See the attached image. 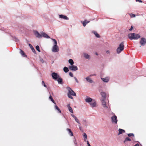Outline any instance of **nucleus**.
Wrapping results in <instances>:
<instances>
[{"mask_svg":"<svg viewBox=\"0 0 146 146\" xmlns=\"http://www.w3.org/2000/svg\"><path fill=\"white\" fill-rule=\"evenodd\" d=\"M128 37L130 40H137L141 36L139 34L130 33L128 34Z\"/></svg>","mask_w":146,"mask_h":146,"instance_id":"obj_2","label":"nucleus"},{"mask_svg":"<svg viewBox=\"0 0 146 146\" xmlns=\"http://www.w3.org/2000/svg\"><path fill=\"white\" fill-rule=\"evenodd\" d=\"M101 105L103 108L106 109H108V104L106 100H101Z\"/></svg>","mask_w":146,"mask_h":146,"instance_id":"obj_5","label":"nucleus"},{"mask_svg":"<svg viewBox=\"0 0 146 146\" xmlns=\"http://www.w3.org/2000/svg\"><path fill=\"white\" fill-rule=\"evenodd\" d=\"M67 130L69 132V133L71 132V129H68V128L67 129Z\"/></svg>","mask_w":146,"mask_h":146,"instance_id":"obj_39","label":"nucleus"},{"mask_svg":"<svg viewBox=\"0 0 146 146\" xmlns=\"http://www.w3.org/2000/svg\"><path fill=\"white\" fill-rule=\"evenodd\" d=\"M112 122L113 123L117 124V117L115 115L112 116L111 117Z\"/></svg>","mask_w":146,"mask_h":146,"instance_id":"obj_15","label":"nucleus"},{"mask_svg":"<svg viewBox=\"0 0 146 146\" xmlns=\"http://www.w3.org/2000/svg\"><path fill=\"white\" fill-rule=\"evenodd\" d=\"M129 15L131 18H133L135 17V14L132 13H130Z\"/></svg>","mask_w":146,"mask_h":146,"instance_id":"obj_31","label":"nucleus"},{"mask_svg":"<svg viewBox=\"0 0 146 146\" xmlns=\"http://www.w3.org/2000/svg\"><path fill=\"white\" fill-rule=\"evenodd\" d=\"M106 53L108 54H110V52L109 50H107L106 51Z\"/></svg>","mask_w":146,"mask_h":146,"instance_id":"obj_37","label":"nucleus"},{"mask_svg":"<svg viewBox=\"0 0 146 146\" xmlns=\"http://www.w3.org/2000/svg\"><path fill=\"white\" fill-rule=\"evenodd\" d=\"M57 110H58V113H61V111H60V110L59 109V108H58V109H57Z\"/></svg>","mask_w":146,"mask_h":146,"instance_id":"obj_41","label":"nucleus"},{"mask_svg":"<svg viewBox=\"0 0 146 146\" xmlns=\"http://www.w3.org/2000/svg\"><path fill=\"white\" fill-rule=\"evenodd\" d=\"M85 79L87 82L90 83H92L94 82V81L89 77H86Z\"/></svg>","mask_w":146,"mask_h":146,"instance_id":"obj_17","label":"nucleus"},{"mask_svg":"<svg viewBox=\"0 0 146 146\" xmlns=\"http://www.w3.org/2000/svg\"><path fill=\"white\" fill-rule=\"evenodd\" d=\"M86 142L88 144V146L90 145L88 141H87Z\"/></svg>","mask_w":146,"mask_h":146,"instance_id":"obj_43","label":"nucleus"},{"mask_svg":"<svg viewBox=\"0 0 146 146\" xmlns=\"http://www.w3.org/2000/svg\"><path fill=\"white\" fill-rule=\"evenodd\" d=\"M49 99L51 100V101L54 104H56L55 102H54V100L53 99L52 97L51 96H50L49 97Z\"/></svg>","mask_w":146,"mask_h":146,"instance_id":"obj_30","label":"nucleus"},{"mask_svg":"<svg viewBox=\"0 0 146 146\" xmlns=\"http://www.w3.org/2000/svg\"><path fill=\"white\" fill-rule=\"evenodd\" d=\"M69 75L71 77H73V74L71 72H70L69 73Z\"/></svg>","mask_w":146,"mask_h":146,"instance_id":"obj_34","label":"nucleus"},{"mask_svg":"<svg viewBox=\"0 0 146 146\" xmlns=\"http://www.w3.org/2000/svg\"><path fill=\"white\" fill-rule=\"evenodd\" d=\"M40 61L42 63L44 62V61L42 59H40Z\"/></svg>","mask_w":146,"mask_h":146,"instance_id":"obj_47","label":"nucleus"},{"mask_svg":"<svg viewBox=\"0 0 146 146\" xmlns=\"http://www.w3.org/2000/svg\"><path fill=\"white\" fill-rule=\"evenodd\" d=\"M44 86L45 87H46V86L45 85V84H44Z\"/></svg>","mask_w":146,"mask_h":146,"instance_id":"obj_50","label":"nucleus"},{"mask_svg":"<svg viewBox=\"0 0 146 146\" xmlns=\"http://www.w3.org/2000/svg\"><path fill=\"white\" fill-rule=\"evenodd\" d=\"M59 51V48L57 45H53L52 48V51L54 52H58Z\"/></svg>","mask_w":146,"mask_h":146,"instance_id":"obj_6","label":"nucleus"},{"mask_svg":"<svg viewBox=\"0 0 146 146\" xmlns=\"http://www.w3.org/2000/svg\"><path fill=\"white\" fill-rule=\"evenodd\" d=\"M57 81L58 83H60V84H62V78L60 77V76H59V77L57 78Z\"/></svg>","mask_w":146,"mask_h":146,"instance_id":"obj_25","label":"nucleus"},{"mask_svg":"<svg viewBox=\"0 0 146 146\" xmlns=\"http://www.w3.org/2000/svg\"><path fill=\"white\" fill-rule=\"evenodd\" d=\"M59 18L60 19H63L66 20H68L69 18L67 16L64 15H59Z\"/></svg>","mask_w":146,"mask_h":146,"instance_id":"obj_13","label":"nucleus"},{"mask_svg":"<svg viewBox=\"0 0 146 146\" xmlns=\"http://www.w3.org/2000/svg\"><path fill=\"white\" fill-rule=\"evenodd\" d=\"M63 70L65 72H67L69 71L68 68L66 67H64L63 68Z\"/></svg>","mask_w":146,"mask_h":146,"instance_id":"obj_24","label":"nucleus"},{"mask_svg":"<svg viewBox=\"0 0 146 146\" xmlns=\"http://www.w3.org/2000/svg\"><path fill=\"white\" fill-rule=\"evenodd\" d=\"M68 62L69 64H70V66H72L73 65H74V63L72 59H70L68 60Z\"/></svg>","mask_w":146,"mask_h":146,"instance_id":"obj_21","label":"nucleus"},{"mask_svg":"<svg viewBox=\"0 0 146 146\" xmlns=\"http://www.w3.org/2000/svg\"><path fill=\"white\" fill-rule=\"evenodd\" d=\"M29 46L31 48V49L32 50L33 52H34V53H35V50L32 46L30 44H29Z\"/></svg>","mask_w":146,"mask_h":146,"instance_id":"obj_26","label":"nucleus"},{"mask_svg":"<svg viewBox=\"0 0 146 146\" xmlns=\"http://www.w3.org/2000/svg\"><path fill=\"white\" fill-rule=\"evenodd\" d=\"M51 39L52 40L53 45H57V42L56 39L53 38H51Z\"/></svg>","mask_w":146,"mask_h":146,"instance_id":"obj_22","label":"nucleus"},{"mask_svg":"<svg viewBox=\"0 0 146 146\" xmlns=\"http://www.w3.org/2000/svg\"><path fill=\"white\" fill-rule=\"evenodd\" d=\"M42 84H44V81L42 82Z\"/></svg>","mask_w":146,"mask_h":146,"instance_id":"obj_49","label":"nucleus"},{"mask_svg":"<svg viewBox=\"0 0 146 146\" xmlns=\"http://www.w3.org/2000/svg\"><path fill=\"white\" fill-rule=\"evenodd\" d=\"M74 79H75V80L76 81V82L77 83H78V80L77 79V78H76V77H74Z\"/></svg>","mask_w":146,"mask_h":146,"instance_id":"obj_38","label":"nucleus"},{"mask_svg":"<svg viewBox=\"0 0 146 146\" xmlns=\"http://www.w3.org/2000/svg\"><path fill=\"white\" fill-rule=\"evenodd\" d=\"M33 32L35 36L38 38H42L41 33L40 34L37 31H33Z\"/></svg>","mask_w":146,"mask_h":146,"instance_id":"obj_8","label":"nucleus"},{"mask_svg":"<svg viewBox=\"0 0 146 146\" xmlns=\"http://www.w3.org/2000/svg\"><path fill=\"white\" fill-rule=\"evenodd\" d=\"M136 1H139V2H141V3H142V1L140 0V1L139 0H136Z\"/></svg>","mask_w":146,"mask_h":146,"instance_id":"obj_44","label":"nucleus"},{"mask_svg":"<svg viewBox=\"0 0 146 146\" xmlns=\"http://www.w3.org/2000/svg\"><path fill=\"white\" fill-rule=\"evenodd\" d=\"M69 135H70L71 136L73 135V133L72 131H71V132L69 133Z\"/></svg>","mask_w":146,"mask_h":146,"instance_id":"obj_36","label":"nucleus"},{"mask_svg":"<svg viewBox=\"0 0 146 146\" xmlns=\"http://www.w3.org/2000/svg\"><path fill=\"white\" fill-rule=\"evenodd\" d=\"M139 43L141 45L140 47L141 46H143L146 44V39L143 38H141L139 41Z\"/></svg>","mask_w":146,"mask_h":146,"instance_id":"obj_9","label":"nucleus"},{"mask_svg":"<svg viewBox=\"0 0 146 146\" xmlns=\"http://www.w3.org/2000/svg\"><path fill=\"white\" fill-rule=\"evenodd\" d=\"M133 29V27L132 26H131V28L129 29V30L130 31H131V30H132Z\"/></svg>","mask_w":146,"mask_h":146,"instance_id":"obj_40","label":"nucleus"},{"mask_svg":"<svg viewBox=\"0 0 146 146\" xmlns=\"http://www.w3.org/2000/svg\"><path fill=\"white\" fill-rule=\"evenodd\" d=\"M131 140L129 138V137H127L124 141V143H125L126 142H127L128 141H130Z\"/></svg>","mask_w":146,"mask_h":146,"instance_id":"obj_29","label":"nucleus"},{"mask_svg":"<svg viewBox=\"0 0 146 146\" xmlns=\"http://www.w3.org/2000/svg\"><path fill=\"white\" fill-rule=\"evenodd\" d=\"M119 133L118 134L119 135L125 132V131L122 129H119L118 130Z\"/></svg>","mask_w":146,"mask_h":146,"instance_id":"obj_19","label":"nucleus"},{"mask_svg":"<svg viewBox=\"0 0 146 146\" xmlns=\"http://www.w3.org/2000/svg\"><path fill=\"white\" fill-rule=\"evenodd\" d=\"M66 89L68 91L67 93L68 97L71 99H73V98L72 96H76V94L69 87H67L66 88Z\"/></svg>","mask_w":146,"mask_h":146,"instance_id":"obj_3","label":"nucleus"},{"mask_svg":"<svg viewBox=\"0 0 146 146\" xmlns=\"http://www.w3.org/2000/svg\"><path fill=\"white\" fill-rule=\"evenodd\" d=\"M92 32L95 35L96 37L97 38H99L100 37L99 34L96 31H92Z\"/></svg>","mask_w":146,"mask_h":146,"instance_id":"obj_20","label":"nucleus"},{"mask_svg":"<svg viewBox=\"0 0 146 146\" xmlns=\"http://www.w3.org/2000/svg\"><path fill=\"white\" fill-rule=\"evenodd\" d=\"M128 136H134V135L133 133H129L128 134Z\"/></svg>","mask_w":146,"mask_h":146,"instance_id":"obj_35","label":"nucleus"},{"mask_svg":"<svg viewBox=\"0 0 146 146\" xmlns=\"http://www.w3.org/2000/svg\"><path fill=\"white\" fill-rule=\"evenodd\" d=\"M86 102L89 104L90 106L92 108L96 107L97 106L96 102L89 97H87L85 100Z\"/></svg>","mask_w":146,"mask_h":146,"instance_id":"obj_1","label":"nucleus"},{"mask_svg":"<svg viewBox=\"0 0 146 146\" xmlns=\"http://www.w3.org/2000/svg\"><path fill=\"white\" fill-rule=\"evenodd\" d=\"M124 46L123 42H121L118 46L116 49V52L117 54H119L123 50Z\"/></svg>","mask_w":146,"mask_h":146,"instance_id":"obj_4","label":"nucleus"},{"mask_svg":"<svg viewBox=\"0 0 146 146\" xmlns=\"http://www.w3.org/2000/svg\"><path fill=\"white\" fill-rule=\"evenodd\" d=\"M83 136L84 140L85 141H86V139L87 138V136L86 134L85 133H83Z\"/></svg>","mask_w":146,"mask_h":146,"instance_id":"obj_27","label":"nucleus"},{"mask_svg":"<svg viewBox=\"0 0 146 146\" xmlns=\"http://www.w3.org/2000/svg\"><path fill=\"white\" fill-rule=\"evenodd\" d=\"M20 53L24 57H25L26 56V55L25 54V53H24L23 51L22 50H20Z\"/></svg>","mask_w":146,"mask_h":146,"instance_id":"obj_28","label":"nucleus"},{"mask_svg":"<svg viewBox=\"0 0 146 146\" xmlns=\"http://www.w3.org/2000/svg\"><path fill=\"white\" fill-rule=\"evenodd\" d=\"M69 68L71 70L76 71L78 70V68L77 66L73 65L72 66H70Z\"/></svg>","mask_w":146,"mask_h":146,"instance_id":"obj_10","label":"nucleus"},{"mask_svg":"<svg viewBox=\"0 0 146 146\" xmlns=\"http://www.w3.org/2000/svg\"><path fill=\"white\" fill-rule=\"evenodd\" d=\"M71 115L74 118L75 117L74 115L72 114Z\"/></svg>","mask_w":146,"mask_h":146,"instance_id":"obj_46","label":"nucleus"},{"mask_svg":"<svg viewBox=\"0 0 146 146\" xmlns=\"http://www.w3.org/2000/svg\"><path fill=\"white\" fill-rule=\"evenodd\" d=\"M52 76L54 80H57L59 76L55 72H53L52 74Z\"/></svg>","mask_w":146,"mask_h":146,"instance_id":"obj_14","label":"nucleus"},{"mask_svg":"<svg viewBox=\"0 0 146 146\" xmlns=\"http://www.w3.org/2000/svg\"><path fill=\"white\" fill-rule=\"evenodd\" d=\"M67 106L70 112L73 113V111L72 108L70 106V104H69Z\"/></svg>","mask_w":146,"mask_h":146,"instance_id":"obj_18","label":"nucleus"},{"mask_svg":"<svg viewBox=\"0 0 146 146\" xmlns=\"http://www.w3.org/2000/svg\"><path fill=\"white\" fill-rule=\"evenodd\" d=\"M134 146H139V145L138 144H137L135 145H134Z\"/></svg>","mask_w":146,"mask_h":146,"instance_id":"obj_45","label":"nucleus"},{"mask_svg":"<svg viewBox=\"0 0 146 146\" xmlns=\"http://www.w3.org/2000/svg\"><path fill=\"white\" fill-rule=\"evenodd\" d=\"M100 94L102 96L101 100H106L107 97V94L106 92H102L100 93Z\"/></svg>","mask_w":146,"mask_h":146,"instance_id":"obj_12","label":"nucleus"},{"mask_svg":"<svg viewBox=\"0 0 146 146\" xmlns=\"http://www.w3.org/2000/svg\"><path fill=\"white\" fill-rule=\"evenodd\" d=\"M36 50H38L39 52H40V50L39 49V47L38 46H36Z\"/></svg>","mask_w":146,"mask_h":146,"instance_id":"obj_32","label":"nucleus"},{"mask_svg":"<svg viewBox=\"0 0 146 146\" xmlns=\"http://www.w3.org/2000/svg\"><path fill=\"white\" fill-rule=\"evenodd\" d=\"M83 56L86 59L90 60L91 58L90 55L86 52H84L83 53Z\"/></svg>","mask_w":146,"mask_h":146,"instance_id":"obj_7","label":"nucleus"},{"mask_svg":"<svg viewBox=\"0 0 146 146\" xmlns=\"http://www.w3.org/2000/svg\"><path fill=\"white\" fill-rule=\"evenodd\" d=\"M41 35H42V37H43L45 38H50V37L46 34V33L43 32L41 33Z\"/></svg>","mask_w":146,"mask_h":146,"instance_id":"obj_16","label":"nucleus"},{"mask_svg":"<svg viewBox=\"0 0 146 146\" xmlns=\"http://www.w3.org/2000/svg\"><path fill=\"white\" fill-rule=\"evenodd\" d=\"M74 118L75 120V121L77 122L78 123H79V120H78V119L77 118L76 116L75 117H74Z\"/></svg>","mask_w":146,"mask_h":146,"instance_id":"obj_33","label":"nucleus"},{"mask_svg":"<svg viewBox=\"0 0 146 146\" xmlns=\"http://www.w3.org/2000/svg\"><path fill=\"white\" fill-rule=\"evenodd\" d=\"M55 109L56 110H57V109L58 108L57 107V106L56 105L55 106Z\"/></svg>","mask_w":146,"mask_h":146,"instance_id":"obj_42","label":"nucleus"},{"mask_svg":"<svg viewBox=\"0 0 146 146\" xmlns=\"http://www.w3.org/2000/svg\"><path fill=\"white\" fill-rule=\"evenodd\" d=\"M90 21H87V20H85L84 21L83 23V25L84 27H85L86 24H87L88 23H89Z\"/></svg>","mask_w":146,"mask_h":146,"instance_id":"obj_23","label":"nucleus"},{"mask_svg":"<svg viewBox=\"0 0 146 146\" xmlns=\"http://www.w3.org/2000/svg\"><path fill=\"white\" fill-rule=\"evenodd\" d=\"M88 146H91L90 145H88Z\"/></svg>","mask_w":146,"mask_h":146,"instance_id":"obj_51","label":"nucleus"},{"mask_svg":"<svg viewBox=\"0 0 146 146\" xmlns=\"http://www.w3.org/2000/svg\"><path fill=\"white\" fill-rule=\"evenodd\" d=\"M95 54H96L97 56H98V54L97 52H96L95 53Z\"/></svg>","mask_w":146,"mask_h":146,"instance_id":"obj_48","label":"nucleus"},{"mask_svg":"<svg viewBox=\"0 0 146 146\" xmlns=\"http://www.w3.org/2000/svg\"><path fill=\"white\" fill-rule=\"evenodd\" d=\"M101 79L105 83H108L110 80V78L109 77L107 76L101 78Z\"/></svg>","mask_w":146,"mask_h":146,"instance_id":"obj_11","label":"nucleus"}]
</instances>
